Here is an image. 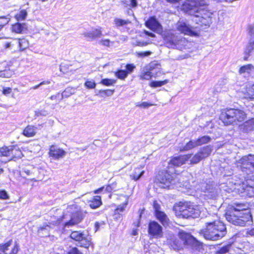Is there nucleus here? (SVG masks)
<instances>
[{
    "label": "nucleus",
    "mask_w": 254,
    "mask_h": 254,
    "mask_svg": "<svg viewBox=\"0 0 254 254\" xmlns=\"http://www.w3.org/2000/svg\"><path fill=\"white\" fill-rule=\"evenodd\" d=\"M183 9L193 16V20L201 26L209 27L212 22L213 13L206 9L204 0H186Z\"/></svg>",
    "instance_id": "1"
},
{
    "label": "nucleus",
    "mask_w": 254,
    "mask_h": 254,
    "mask_svg": "<svg viewBox=\"0 0 254 254\" xmlns=\"http://www.w3.org/2000/svg\"><path fill=\"white\" fill-rule=\"evenodd\" d=\"M247 206L244 203H234L230 207L231 210L226 213L227 220L234 225L244 226L250 224L252 217L247 210Z\"/></svg>",
    "instance_id": "2"
},
{
    "label": "nucleus",
    "mask_w": 254,
    "mask_h": 254,
    "mask_svg": "<svg viewBox=\"0 0 254 254\" xmlns=\"http://www.w3.org/2000/svg\"><path fill=\"white\" fill-rule=\"evenodd\" d=\"M212 151V147L207 145L201 148L199 151L192 157V154H188L185 155H180L173 158L169 162V167L172 166L179 167L184 164L190 159V163L195 164L199 162L201 160L209 156Z\"/></svg>",
    "instance_id": "3"
},
{
    "label": "nucleus",
    "mask_w": 254,
    "mask_h": 254,
    "mask_svg": "<svg viewBox=\"0 0 254 254\" xmlns=\"http://www.w3.org/2000/svg\"><path fill=\"white\" fill-rule=\"evenodd\" d=\"M204 238L211 241H217L223 238L227 233L224 224L219 221L206 223V228L201 230Z\"/></svg>",
    "instance_id": "4"
},
{
    "label": "nucleus",
    "mask_w": 254,
    "mask_h": 254,
    "mask_svg": "<svg viewBox=\"0 0 254 254\" xmlns=\"http://www.w3.org/2000/svg\"><path fill=\"white\" fill-rule=\"evenodd\" d=\"M246 118L245 113L241 110L230 108L222 111L220 119L225 125H235L243 122Z\"/></svg>",
    "instance_id": "5"
},
{
    "label": "nucleus",
    "mask_w": 254,
    "mask_h": 254,
    "mask_svg": "<svg viewBox=\"0 0 254 254\" xmlns=\"http://www.w3.org/2000/svg\"><path fill=\"white\" fill-rule=\"evenodd\" d=\"M177 215L179 217L188 219L197 218L200 214L199 207L194 205L190 202L182 203L175 208Z\"/></svg>",
    "instance_id": "6"
},
{
    "label": "nucleus",
    "mask_w": 254,
    "mask_h": 254,
    "mask_svg": "<svg viewBox=\"0 0 254 254\" xmlns=\"http://www.w3.org/2000/svg\"><path fill=\"white\" fill-rule=\"evenodd\" d=\"M236 164L244 175L253 173L254 172V155L243 156L236 161Z\"/></svg>",
    "instance_id": "7"
},
{
    "label": "nucleus",
    "mask_w": 254,
    "mask_h": 254,
    "mask_svg": "<svg viewBox=\"0 0 254 254\" xmlns=\"http://www.w3.org/2000/svg\"><path fill=\"white\" fill-rule=\"evenodd\" d=\"M165 44L169 48L182 50L187 41L182 36L172 33H168L165 39Z\"/></svg>",
    "instance_id": "8"
},
{
    "label": "nucleus",
    "mask_w": 254,
    "mask_h": 254,
    "mask_svg": "<svg viewBox=\"0 0 254 254\" xmlns=\"http://www.w3.org/2000/svg\"><path fill=\"white\" fill-rule=\"evenodd\" d=\"M67 210L71 213L69 221L64 224L65 227L75 225L80 222L83 218V211L80 207L76 204L70 205L67 206Z\"/></svg>",
    "instance_id": "9"
},
{
    "label": "nucleus",
    "mask_w": 254,
    "mask_h": 254,
    "mask_svg": "<svg viewBox=\"0 0 254 254\" xmlns=\"http://www.w3.org/2000/svg\"><path fill=\"white\" fill-rule=\"evenodd\" d=\"M180 239L184 245L190 246L193 250L200 251L202 248V244L197 241L190 234L184 231H180L179 233Z\"/></svg>",
    "instance_id": "10"
},
{
    "label": "nucleus",
    "mask_w": 254,
    "mask_h": 254,
    "mask_svg": "<svg viewBox=\"0 0 254 254\" xmlns=\"http://www.w3.org/2000/svg\"><path fill=\"white\" fill-rule=\"evenodd\" d=\"M70 237L72 239L77 242V245L80 247L88 248L91 245V238L83 232L80 231H72L70 235Z\"/></svg>",
    "instance_id": "11"
},
{
    "label": "nucleus",
    "mask_w": 254,
    "mask_h": 254,
    "mask_svg": "<svg viewBox=\"0 0 254 254\" xmlns=\"http://www.w3.org/2000/svg\"><path fill=\"white\" fill-rule=\"evenodd\" d=\"M171 172L168 171L162 172L159 173L157 177V180L160 184V186L163 188H169L170 184L174 183L175 174H170Z\"/></svg>",
    "instance_id": "12"
},
{
    "label": "nucleus",
    "mask_w": 254,
    "mask_h": 254,
    "mask_svg": "<svg viewBox=\"0 0 254 254\" xmlns=\"http://www.w3.org/2000/svg\"><path fill=\"white\" fill-rule=\"evenodd\" d=\"M177 25L178 30L182 33L191 36H198L199 34L200 28L197 26H191L184 21H179Z\"/></svg>",
    "instance_id": "13"
},
{
    "label": "nucleus",
    "mask_w": 254,
    "mask_h": 254,
    "mask_svg": "<svg viewBox=\"0 0 254 254\" xmlns=\"http://www.w3.org/2000/svg\"><path fill=\"white\" fill-rule=\"evenodd\" d=\"M148 232L151 237L154 238H159L163 236L162 227L155 221L149 223Z\"/></svg>",
    "instance_id": "14"
},
{
    "label": "nucleus",
    "mask_w": 254,
    "mask_h": 254,
    "mask_svg": "<svg viewBox=\"0 0 254 254\" xmlns=\"http://www.w3.org/2000/svg\"><path fill=\"white\" fill-rule=\"evenodd\" d=\"M145 25L157 33H161L162 31V27L158 20L154 17H150L145 22Z\"/></svg>",
    "instance_id": "15"
},
{
    "label": "nucleus",
    "mask_w": 254,
    "mask_h": 254,
    "mask_svg": "<svg viewBox=\"0 0 254 254\" xmlns=\"http://www.w3.org/2000/svg\"><path fill=\"white\" fill-rule=\"evenodd\" d=\"M66 154L65 151L55 145H52L50 148L49 155L55 159L63 158Z\"/></svg>",
    "instance_id": "16"
},
{
    "label": "nucleus",
    "mask_w": 254,
    "mask_h": 254,
    "mask_svg": "<svg viewBox=\"0 0 254 254\" xmlns=\"http://www.w3.org/2000/svg\"><path fill=\"white\" fill-rule=\"evenodd\" d=\"M102 35L100 29H95L89 32H86L83 34L84 37L88 39L89 41H93L96 39L99 38Z\"/></svg>",
    "instance_id": "17"
},
{
    "label": "nucleus",
    "mask_w": 254,
    "mask_h": 254,
    "mask_svg": "<svg viewBox=\"0 0 254 254\" xmlns=\"http://www.w3.org/2000/svg\"><path fill=\"white\" fill-rule=\"evenodd\" d=\"M243 189L245 192L250 196L254 195V181L250 180L247 181L246 184H243Z\"/></svg>",
    "instance_id": "18"
},
{
    "label": "nucleus",
    "mask_w": 254,
    "mask_h": 254,
    "mask_svg": "<svg viewBox=\"0 0 254 254\" xmlns=\"http://www.w3.org/2000/svg\"><path fill=\"white\" fill-rule=\"evenodd\" d=\"M37 128L32 125L27 126L23 130L22 134L27 137L34 136L37 132Z\"/></svg>",
    "instance_id": "19"
},
{
    "label": "nucleus",
    "mask_w": 254,
    "mask_h": 254,
    "mask_svg": "<svg viewBox=\"0 0 254 254\" xmlns=\"http://www.w3.org/2000/svg\"><path fill=\"white\" fill-rule=\"evenodd\" d=\"M11 153L12 156H10V160L16 161L17 159L21 158L23 156L21 150L16 146H12Z\"/></svg>",
    "instance_id": "20"
},
{
    "label": "nucleus",
    "mask_w": 254,
    "mask_h": 254,
    "mask_svg": "<svg viewBox=\"0 0 254 254\" xmlns=\"http://www.w3.org/2000/svg\"><path fill=\"white\" fill-rule=\"evenodd\" d=\"M254 50V38H251L249 43L247 46L245 51V55L244 57V60L247 61L249 56L251 55Z\"/></svg>",
    "instance_id": "21"
},
{
    "label": "nucleus",
    "mask_w": 254,
    "mask_h": 254,
    "mask_svg": "<svg viewBox=\"0 0 254 254\" xmlns=\"http://www.w3.org/2000/svg\"><path fill=\"white\" fill-rule=\"evenodd\" d=\"M144 68L146 70L154 72L156 75L157 73L160 71V65L156 62H153L147 65Z\"/></svg>",
    "instance_id": "22"
},
{
    "label": "nucleus",
    "mask_w": 254,
    "mask_h": 254,
    "mask_svg": "<svg viewBox=\"0 0 254 254\" xmlns=\"http://www.w3.org/2000/svg\"><path fill=\"white\" fill-rule=\"evenodd\" d=\"M144 166H140L139 167H137L134 169V172L130 175L131 178L134 180L137 181L144 173V171L142 170Z\"/></svg>",
    "instance_id": "23"
},
{
    "label": "nucleus",
    "mask_w": 254,
    "mask_h": 254,
    "mask_svg": "<svg viewBox=\"0 0 254 254\" xmlns=\"http://www.w3.org/2000/svg\"><path fill=\"white\" fill-rule=\"evenodd\" d=\"M205 195L209 198L215 197L218 194V190L216 188L212 187L210 185L207 186L205 190Z\"/></svg>",
    "instance_id": "24"
},
{
    "label": "nucleus",
    "mask_w": 254,
    "mask_h": 254,
    "mask_svg": "<svg viewBox=\"0 0 254 254\" xmlns=\"http://www.w3.org/2000/svg\"><path fill=\"white\" fill-rule=\"evenodd\" d=\"M12 146H3L0 148V156L6 157L8 161H10Z\"/></svg>",
    "instance_id": "25"
},
{
    "label": "nucleus",
    "mask_w": 254,
    "mask_h": 254,
    "mask_svg": "<svg viewBox=\"0 0 254 254\" xmlns=\"http://www.w3.org/2000/svg\"><path fill=\"white\" fill-rule=\"evenodd\" d=\"M155 216L157 219H158L163 225L168 224L169 220L164 212L160 211L156 212Z\"/></svg>",
    "instance_id": "26"
},
{
    "label": "nucleus",
    "mask_w": 254,
    "mask_h": 254,
    "mask_svg": "<svg viewBox=\"0 0 254 254\" xmlns=\"http://www.w3.org/2000/svg\"><path fill=\"white\" fill-rule=\"evenodd\" d=\"M27 29L26 24L25 23H17L12 26V31L17 33H20Z\"/></svg>",
    "instance_id": "27"
},
{
    "label": "nucleus",
    "mask_w": 254,
    "mask_h": 254,
    "mask_svg": "<svg viewBox=\"0 0 254 254\" xmlns=\"http://www.w3.org/2000/svg\"><path fill=\"white\" fill-rule=\"evenodd\" d=\"M254 69V66L252 64H248L241 66L239 70V72L240 74L246 73L249 74Z\"/></svg>",
    "instance_id": "28"
},
{
    "label": "nucleus",
    "mask_w": 254,
    "mask_h": 254,
    "mask_svg": "<svg viewBox=\"0 0 254 254\" xmlns=\"http://www.w3.org/2000/svg\"><path fill=\"white\" fill-rule=\"evenodd\" d=\"M101 204L102 201L101 197L96 196L90 201L89 206L93 209H96L99 207Z\"/></svg>",
    "instance_id": "29"
},
{
    "label": "nucleus",
    "mask_w": 254,
    "mask_h": 254,
    "mask_svg": "<svg viewBox=\"0 0 254 254\" xmlns=\"http://www.w3.org/2000/svg\"><path fill=\"white\" fill-rule=\"evenodd\" d=\"M232 248V244H229L226 246H224L215 252L216 254H226L229 253Z\"/></svg>",
    "instance_id": "30"
},
{
    "label": "nucleus",
    "mask_w": 254,
    "mask_h": 254,
    "mask_svg": "<svg viewBox=\"0 0 254 254\" xmlns=\"http://www.w3.org/2000/svg\"><path fill=\"white\" fill-rule=\"evenodd\" d=\"M153 76H155L154 72L146 70L144 68L143 72L140 75V78L142 80H149Z\"/></svg>",
    "instance_id": "31"
},
{
    "label": "nucleus",
    "mask_w": 254,
    "mask_h": 254,
    "mask_svg": "<svg viewBox=\"0 0 254 254\" xmlns=\"http://www.w3.org/2000/svg\"><path fill=\"white\" fill-rule=\"evenodd\" d=\"M198 146L196 140H190L183 147L181 151H188Z\"/></svg>",
    "instance_id": "32"
},
{
    "label": "nucleus",
    "mask_w": 254,
    "mask_h": 254,
    "mask_svg": "<svg viewBox=\"0 0 254 254\" xmlns=\"http://www.w3.org/2000/svg\"><path fill=\"white\" fill-rule=\"evenodd\" d=\"M211 138L210 136L206 135L203 136L196 140L198 146L209 142L211 141Z\"/></svg>",
    "instance_id": "33"
},
{
    "label": "nucleus",
    "mask_w": 254,
    "mask_h": 254,
    "mask_svg": "<svg viewBox=\"0 0 254 254\" xmlns=\"http://www.w3.org/2000/svg\"><path fill=\"white\" fill-rule=\"evenodd\" d=\"M15 44H18L19 48L21 50L26 49L28 47V42L25 39L14 40Z\"/></svg>",
    "instance_id": "34"
},
{
    "label": "nucleus",
    "mask_w": 254,
    "mask_h": 254,
    "mask_svg": "<svg viewBox=\"0 0 254 254\" xmlns=\"http://www.w3.org/2000/svg\"><path fill=\"white\" fill-rule=\"evenodd\" d=\"M170 244L171 247L175 250H179L182 248L181 243L176 238L171 240L170 242Z\"/></svg>",
    "instance_id": "35"
},
{
    "label": "nucleus",
    "mask_w": 254,
    "mask_h": 254,
    "mask_svg": "<svg viewBox=\"0 0 254 254\" xmlns=\"http://www.w3.org/2000/svg\"><path fill=\"white\" fill-rule=\"evenodd\" d=\"M114 22L116 26H122L125 25H127L130 23V21L128 20H123L119 18H115Z\"/></svg>",
    "instance_id": "36"
},
{
    "label": "nucleus",
    "mask_w": 254,
    "mask_h": 254,
    "mask_svg": "<svg viewBox=\"0 0 254 254\" xmlns=\"http://www.w3.org/2000/svg\"><path fill=\"white\" fill-rule=\"evenodd\" d=\"M27 16V12L25 10H21L15 15V18L18 21L24 20Z\"/></svg>",
    "instance_id": "37"
},
{
    "label": "nucleus",
    "mask_w": 254,
    "mask_h": 254,
    "mask_svg": "<svg viewBox=\"0 0 254 254\" xmlns=\"http://www.w3.org/2000/svg\"><path fill=\"white\" fill-rule=\"evenodd\" d=\"M12 240H10L4 244H0V252L6 254L5 252L8 250V248L11 245Z\"/></svg>",
    "instance_id": "38"
},
{
    "label": "nucleus",
    "mask_w": 254,
    "mask_h": 254,
    "mask_svg": "<svg viewBox=\"0 0 254 254\" xmlns=\"http://www.w3.org/2000/svg\"><path fill=\"white\" fill-rule=\"evenodd\" d=\"M128 72L125 70H120L115 73V75L120 79H125L127 76Z\"/></svg>",
    "instance_id": "39"
},
{
    "label": "nucleus",
    "mask_w": 254,
    "mask_h": 254,
    "mask_svg": "<svg viewBox=\"0 0 254 254\" xmlns=\"http://www.w3.org/2000/svg\"><path fill=\"white\" fill-rule=\"evenodd\" d=\"M116 82V80L112 79H103L101 80V83L106 85V86H110L114 84Z\"/></svg>",
    "instance_id": "40"
},
{
    "label": "nucleus",
    "mask_w": 254,
    "mask_h": 254,
    "mask_svg": "<svg viewBox=\"0 0 254 254\" xmlns=\"http://www.w3.org/2000/svg\"><path fill=\"white\" fill-rule=\"evenodd\" d=\"M12 74V72L9 70H5L0 72V76L5 78L10 77Z\"/></svg>",
    "instance_id": "41"
},
{
    "label": "nucleus",
    "mask_w": 254,
    "mask_h": 254,
    "mask_svg": "<svg viewBox=\"0 0 254 254\" xmlns=\"http://www.w3.org/2000/svg\"><path fill=\"white\" fill-rule=\"evenodd\" d=\"M9 21V19L4 17H0V27L1 29L2 27L7 24Z\"/></svg>",
    "instance_id": "42"
},
{
    "label": "nucleus",
    "mask_w": 254,
    "mask_h": 254,
    "mask_svg": "<svg viewBox=\"0 0 254 254\" xmlns=\"http://www.w3.org/2000/svg\"><path fill=\"white\" fill-rule=\"evenodd\" d=\"M114 90L107 89L105 90H100L99 93L107 96H111L114 94Z\"/></svg>",
    "instance_id": "43"
},
{
    "label": "nucleus",
    "mask_w": 254,
    "mask_h": 254,
    "mask_svg": "<svg viewBox=\"0 0 254 254\" xmlns=\"http://www.w3.org/2000/svg\"><path fill=\"white\" fill-rule=\"evenodd\" d=\"M14 40L13 41H6L3 44V47L5 49H11L12 46L14 45Z\"/></svg>",
    "instance_id": "44"
},
{
    "label": "nucleus",
    "mask_w": 254,
    "mask_h": 254,
    "mask_svg": "<svg viewBox=\"0 0 254 254\" xmlns=\"http://www.w3.org/2000/svg\"><path fill=\"white\" fill-rule=\"evenodd\" d=\"M165 83V81H153L150 83V86L153 87H160Z\"/></svg>",
    "instance_id": "45"
},
{
    "label": "nucleus",
    "mask_w": 254,
    "mask_h": 254,
    "mask_svg": "<svg viewBox=\"0 0 254 254\" xmlns=\"http://www.w3.org/2000/svg\"><path fill=\"white\" fill-rule=\"evenodd\" d=\"M85 86L89 89H93L96 86V83L93 81H87L85 84Z\"/></svg>",
    "instance_id": "46"
},
{
    "label": "nucleus",
    "mask_w": 254,
    "mask_h": 254,
    "mask_svg": "<svg viewBox=\"0 0 254 254\" xmlns=\"http://www.w3.org/2000/svg\"><path fill=\"white\" fill-rule=\"evenodd\" d=\"M9 197V195L5 190H0V199H8Z\"/></svg>",
    "instance_id": "47"
},
{
    "label": "nucleus",
    "mask_w": 254,
    "mask_h": 254,
    "mask_svg": "<svg viewBox=\"0 0 254 254\" xmlns=\"http://www.w3.org/2000/svg\"><path fill=\"white\" fill-rule=\"evenodd\" d=\"M135 68V66L133 64H128L126 65V69L128 74L131 73Z\"/></svg>",
    "instance_id": "48"
},
{
    "label": "nucleus",
    "mask_w": 254,
    "mask_h": 254,
    "mask_svg": "<svg viewBox=\"0 0 254 254\" xmlns=\"http://www.w3.org/2000/svg\"><path fill=\"white\" fill-rule=\"evenodd\" d=\"M111 41L109 39H102L99 41V43L103 46L110 47Z\"/></svg>",
    "instance_id": "49"
},
{
    "label": "nucleus",
    "mask_w": 254,
    "mask_h": 254,
    "mask_svg": "<svg viewBox=\"0 0 254 254\" xmlns=\"http://www.w3.org/2000/svg\"><path fill=\"white\" fill-rule=\"evenodd\" d=\"M50 84V81H48V80H47V81H43L42 82H41L40 84L36 85V86H33L31 88V89H38V88H39L40 86H41L42 85H48Z\"/></svg>",
    "instance_id": "50"
},
{
    "label": "nucleus",
    "mask_w": 254,
    "mask_h": 254,
    "mask_svg": "<svg viewBox=\"0 0 254 254\" xmlns=\"http://www.w3.org/2000/svg\"><path fill=\"white\" fill-rule=\"evenodd\" d=\"M31 168L32 169V170L30 169H29L27 167H25V168H23L22 173H25L28 176L31 175L33 174L32 170H33L34 168H32V167H31Z\"/></svg>",
    "instance_id": "51"
},
{
    "label": "nucleus",
    "mask_w": 254,
    "mask_h": 254,
    "mask_svg": "<svg viewBox=\"0 0 254 254\" xmlns=\"http://www.w3.org/2000/svg\"><path fill=\"white\" fill-rule=\"evenodd\" d=\"M153 208L155 210V214L156 213V212H159L161 211L160 210V208H161L160 205L156 200H155L153 202Z\"/></svg>",
    "instance_id": "52"
},
{
    "label": "nucleus",
    "mask_w": 254,
    "mask_h": 254,
    "mask_svg": "<svg viewBox=\"0 0 254 254\" xmlns=\"http://www.w3.org/2000/svg\"><path fill=\"white\" fill-rule=\"evenodd\" d=\"M151 52L150 51L147 52H139L137 53V55L139 57H147L151 55Z\"/></svg>",
    "instance_id": "53"
},
{
    "label": "nucleus",
    "mask_w": 254,
    "mask_h": 254,
    "mask_svg": "<svg viewBox=\"0 0 254 254\" xmlns=\"http://www.w3.org/2000/svg\"><path fill=\"white\" fill-rule=\"evenodd\" d=\"M68 254H82V253L76 247L72 248L68 252Z\"/></svg>",
    "instance_id": "54"
},
{
    "label": "nucleus",
    "mask_w": 254,
    "mask_h": 254,
    "mask_svg": "<svg viewBox=\"0 0 254 254\" xmlns=\"http://www.w3.org/2000/svg\"><path fill=\"white\" fill-rule=\"evenodd\" d=\"M19 251V246L17 243H15L9 254H17Z\"/></svg>",
    "instance_id": "55"
},
{
    "label": "nucleus",
    "mask_w": 254,
    "mask_h": 254,
    "mask_svg": "<svg viewBox=\"0 0 254 254\" xmlns=\"http://www.w3.org/2000/svg\"><path fill=\"white\" fill-rule=\"evenodd\" d=\"M249 33L252 37L251 38H254V26L249 25Z\"/></svg>",
    "instance_id": "56"
},
{
    "label": "nucleus",
    "mask_w": 254,
    "mask_h": 254,
    "mask_svg": "<svg viewBox=\"0 0 254 254\" xmlns=\"http://www.w3.org/2000/svg\"><path fill=\"white\" fill-rule=\"evenodd\" d=\"M127 204V202H126L123 205L119 206L117 208L116 211H117L118 213H119L120 212H123L125 208L126 207Z\"/></svg>",
    "instance_id": "57"
},
{
    "label": "nucleus",
    "mask_w": 254,
    "mask_h": 254,
    "mask_svg": "<svg viewBox=\"0 0 254 254\" xmlns=\"http://www.w3.org/2000/svg\"><path fill=\"white\" fill-rule=\"evenodd\" d=\"M152 105H153V104H149L147 102H144L142 103L141 104L138 105V106L142 107L143 108H148V107L152 106Z\"/></svg>",
    "instance_id": "58"
},
{
    "label": "nucleus",
    "mask_w": 254,
    "mask_h": 254,
    "mask_svg": "<svg viewBox=\"0 0 254 254\" xmlns=\"http://www.w3.org/2000/svg\"><path fill=\"white\" fill-rule=\"evenodd\" d=\"M11 92V89L9 87H7L5 88H4L2 93L4 95H7L9 94Z\"/></svg>",
    "instance_id": "59"
},
{
    "label": "nucleus",
    "mask_w": 254,
    "mask_h": 254,
    "mask_svg": "<svg viewBox=\"0 0 254 254\" xmlns=\"http://www.w3.org/2000/svg\"><path fill=\"white\" fill-rule=\"evenodd\" d=\"M50 226L47 224H44L42 226L38 228V232H40V231L43 230L44 229H48V228H49Z\"/></svg>",
    "instance_id": "60"
},
{
    "label": "nucleus",
    "mask_w": 254,
    "mask_h": 254,
    "mask_svg": "<svg viewBox=\"0 0 254 254\" xmlns=\"http://www.w3.org/2000/svg\"><path fill=\"white\" fill-rule=\"evenodd\" d=\"M137 0H130V6L132 7H135L137 6Z\"/></svg>",
    "instance_id": "61"
},
{
    "label": "nucleus",
    "mask_w": 254,
    "mask_h": 254,
    "mask_svg": "<svg viewBox=\"0 0 254 254\" xmlns=\"http://www.w3.org/2000/svg\"><path fill=\"white\" fill-rule=\"evenodd\" d=\"M66 69V66L65 65L64 66H60V70L61 72H63L64 73H65L67 72Z\"/></svg>",
    "instance_id": "62"
},
{
    "label": "nucleus",
    "mask_w": 254,
    "mask_h": 254,
    "mask_svg": "<svg viewBox=\"0 0 254 254\" xmlns=\"http://www.w3.org/2000/svg\"><path fill=\"white\" fill-rule=\"evenodd\" d=\"M144 33H145V34L146 35L152 37H154L155 36L154 34H153L152 33H151V32H148L147 31H145Z\"/></svg>",
    "instance_id": "63"
},
{
    "label": "nucleus",
    "mask_w": 254,
    "mask_h": 254,
    "mask_svg": "<svg viewBox=\"0 0 254 254\" xmlns=\"http://www.w3.org/2000/svg\"><path fill=\"white\" fill-rule=\"evenodd\" d=\"M167 2L171 3H176L179 2L181 0H166Z\"/></svg>",
    "instance_id": "64"
}]
</instances>
